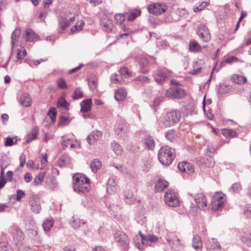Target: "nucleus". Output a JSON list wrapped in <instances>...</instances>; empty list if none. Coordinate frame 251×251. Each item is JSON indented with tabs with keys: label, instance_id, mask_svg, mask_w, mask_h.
<instances>
[{
	"label": "nucleus",
	"instance_id": "obj_1",
	"mask_svg": "<svg viewBox=\"0 0 251 251\" xmlns=\"http://www.w3.org/2000/svg\"><path fill=\"white\" fill-rule=\"evenodd\" d=\"M74 191L82 194L88 193L90 190L89 179L82 174H75L73 176Z\"/></svg>",
	"mask_w": 251,
	"mask_h": 251
},
{
	"label": "nucleus",
	"instance_id": "obj_2",
	"mask_svg": "<svg viewBox=\"0 0 251 251\" xmlns=\"http://www.w3.org/2000/svg\"><path fill=\"white\" fill-rule=\"evenodd\" d=\"M158 157L160 162L163 165H170L175 158L174 150L168 146L162 147L159 151Z\"/></svg>",
	"mask_w": 251,
	"mask_h": 251
},
{
	"label": "nucleus",
	"instance_id": "obj_3",
	"mask_svg": "<svg viewBox=\"0 0 251 251\" xmlns=\"http://www.w3.org/2000/svg\"><path fill=\"white\" fill-rule=\"evenodd\" d=\"M179 110H174L168 112L164 117L162 124L166 127H169L177 124L181 119Z\"/></svg>",
	"mask_w": 251,
	"mask_h": 251
},
{
	"label": "nucleus",
	"instance_id": "obj_4",
	"mask_svg": "<svg viewBox=\"0 0 251 251\" xmlns=\"http://www.w3.org/2000/svg\"><path fill=\"white\" fill-rule=\"evenodd\" d=\"M165 203L170 207H176L179 204L177 194L173 190L167 191L164 195Z\"/></svg>",
	"mask_w": 251,
	"mask_h": 251
},
{
	"label": "nucleus",
	"instance_id": "obj_5",
	"mask_svg": "<svg viewBox=\"0 0 251 251\" xmlns=\"http://www.w3.org/2000/svg\"><path fill=\"white\" fill-rule=\"evenodd\" d=\"M225 195L222 192H217L212 197L211 207L213 210H218L222 208L225 201Z\"/></svg>",
	"mask_w": 251,
	"mask_h": 251
},
{
	"label": "nucleus",
	"instance_id": "obj_6",
	"mask_svg": "<svg viewBox=\"0 0 251 251\" xmlns=\"http://www.w3.org/2000/svg\"><path fill=\"white\" fill-rule=\"evenodd\" d=\"M186 95L184 90L178 86L170 88L166 92V96L171 99H181Z\"/></svg>",
	"mask_w": 251,
	"mask_h": 251
},
{
	"label": "nucleus",
	"instance_id": "obj_7",
	"mask_svg": "<svg viewBox=\"0 0 251 251\" xmlns=\"http://www.w3.org/2000/svg\"><path fill=\"white\" fill-rule=\"evenodd\" d=\"M167 8V6L164 3L156 2L149 5L147 9L150 13L159 15L165 13Z\"/></svg>",
	"mask_w": 251,
	"mask_h": 251
},
{
	"label": "nucleus",
	"instance_id": "obj_8",
	"mask_svg": "<svg viewBox=\"0 0 251 251\" xmlns=\"http://www.w3.org/2000/svg\"><path fill=\"white\" fill-rule=\"evenodd\" d=\"M71 16H69L68 15H65L59 19V27L58 30L59 33L63 32L72 23L75 21V17L72 14H71Z\"/></svg>",
	"mask_w": 251,
	"mask_h": 251
},
{
	"label": "nucleus",
	"instance_id": "obj_9",
	"mask_svg": "<svg viewBox=\"0 0 251 251\" xmlns=\"http://www.w3.org/2000/svg\"><path fill=\"white\" fill-rule=\"evenodd\" d=\"M197 32L203 41L207 42L211 39V34L208 28L203 25H201L197 27Z\"/></svg>",
	"mask_w": 251,
	"mask_h": 251
},
{
	"label": "nucleus",
	"instance_id": "obj_10",
	"mask_svg": "<svg viewBox=\"0 0 251 251\" xmlns=\"http://www.w3.org/2000/svg\"><path fill=\"white\" fill-rule=\"evenodd\" d=\"M30 204L31 210L35 213H39L41 209L40 205V200L37 195H34L31 197Z\"/></svg>",
	"mask_w": 251,
	"mask_h": 251
},
{
	"label": "nucleus",
	"instance_id": "obj_11",
	"mask_svg": "<svg viewBox=\"0 0 251 251\" xmlns=\"http://www.w3.org/2000/svg\"><path fill=\"white\" fill-rule=\"evenodd\" d=\"M215 149L212 147H208L207 149V152L205 159H203L205 165L208 167H212L214 164V161L212 157L215 152Z\"/></svg>",
	"mask_w": 251,
	"mask_h": 251
},
{
	"label": "nucleus",
	"instance_id": "obj_12",
	"mask_svg": "<svg viewBox=\"0 0 251 251\" xmlns=\"http://www.w3.org/2000/svg\"><path fill=\"white\" fill-rule=\"evenodd\" d=\"M153 76L155 81L158 84H162L165 82L168 77L167 72H163L160 70L154 71Z\"/></svg>",
	"mask_w": 251,
	"mask_h": 251
},
{
	"label": "nucleus",
	"instance_id": "obj_13",
	"mask_svg": "<svg viewBox=\"0 0 251 251\" xmlns=\"http://www.w3.org/2000/svg\"><path fill=\"white\" fill-rule=\"evenodd\" d=\"M115 19L117 21V23L121 25V28L123 29L124 31V33H121L120 35V37L123 38L124 36L128 35L130 31H128V29L126 30L125 25H122L125 20V16L122 14H117L115 15Z\"/></svg>",
	"mask_w": 251,
	"mask_h": 251
},
{
	"label": "nucleus",
	"instance_id": "obj_14",
	"mask_svg": "<svg viewBox=\"0 0 251 251\" xmlns=\"http://www.w3.org/2000/svg\"><path fill=\"white\" fill-rule=\"evenodd\" d=\"M12 234L15 245H22L24 238L23 232L20 229L15 228L12 230Z\"/></svg>",
	"mask_w": 251,
	"mask_h": 251
},
{
	"label": "nucleus",
	"instance_id": "obj_15",
	"mask_svg": "<svg viewBox=\"0 0 251 251\" xmlns=\"http://www.w3.org/2000/svg\"><path fill=\"white\" fill-rule=\"evenodd\" d=\"M194 199L199 208L204 209L207 207V200L205 196L202 193L197 194L195 196Z\"/></svg>",
	"mask_w": 251,
	"mask_h": 251
},
{
	"label": "nucleus",
	"instance_id": "obj_16",
	"mask_svg": "<svg viewBox=\"0 0 251 251\" xmlns=\"http://www.w3.org/2000/svg\"><path fill=\"white\" fill-rule=\"evenodd\" d=\"M23 38L26 42H33L38 40L39 37L32 30L26 29L23 34Z\"/></svg>",
	"mask_w": 251,
	"mask_h": 251
},
{
	"label": "nucleus",
	"instance_id": "obj_17",
	"mask_svg": "<svg viewBox=\"0 0 251 251\" xmlns=\"http://www.w3.org/2000/svg\"><path fill=\"white\" fill-rule=\"evenodd\" d=\"M116 241L121 246L126 247L128 244V240L127 236L122 232H117L115 234Z\"/></svg>",
	"mask_w": 251,
	"mask_h": 251
},
{
	"label": "nucleus",
	"instance_id": "obj_18",
	"mask_svg": "<svg viewBox=\"0 0 251 251\" xmlns=\"http://www.w3.org/2000/svg\"><path fill=\"white\" fill-rule=\"evenodd\" d=\"M178 168L181 172H186L187 174L192 173L194 171L193 166L185 161L179 163L178 164Z\"/></svg>",
	"mask_w": 251,
	"mask_h": 251
},
{
	"label": "nucleus",
	"instance_id": "obj_19",
	"mask_svg": "<svg viewBox=\"0 0 251 251\" xmlns=\"http://www.w3.org/2000/svg\"><path fill=\"white\" fill-rule=\"evenodd\" d=\"M102 134L101 131L98 130L93 131L87 137V140L88 143L89 144L95 143L101 138Z\"/></svg>",
	"mask_w": 251,
	"mask_h": 251
},
{
	"label": "nucleus",
	"instance_id": "obj_20",
	"mask_svg": "<svg viewBox=\"0 0 251 251\" xmlns=\"http://www.w3.org/2000/svg\"><path fill=\"white\" fill-rule=\"evenodd\" d=\"M140 71L143 74H147L149 72V66L150 61L148 58L145 57H141L139 60Z\"/></svg>",
	"mask_w": 251,
	"mask_h": 251
},
{
	"label": "nucleus",
	"instance_id": "obj_21",
	"mask_svg": "<svg viewBox=\"0 0 251 251\" xmlns=\"http://www.w3.org/2000/svg\"><path fill=\"white\" fill-rule=\"evenodd\" d=\"M115 132L120 137L124 136L126 134L127 129L124 122H120L117 124Z\"/></svg>",
	"mask_w": 251,
	"mask_h": 251
},
{
	"label": "nucleus",
	"instance_id": "obj_22",
	"mask_svg": "<svg viewBox=\"0 0 251 251\" xmlns=\"http://www.w3.org/2000/svg\"><path fill=\"white\" fill-rule=\"evenodd\" d=\"M100 23L104 30L108 33L111 31L113 28V23L111 20L107 17H104L101 19Z\"/></svg>",
	"mask_w": 251,
	"mask_h": 251
},
{
	"label": "nucleus",
	"instance_id": "obj_23",
	"mask_svg": "<svg viewBox=\"0 0 251 251\" xmlns=\"http://www.w3.org/2000/svg\"><path fill=\"white\" fill-rule=\"evenodd\" d=\"M117 183L116 179L114 177H110L107 182V191L108 193L112 194L117 190Z\"/></svg>",
	"mask_w": 251,
	"mask_h": 251
},
{
	"label": "nucleus",
	"instance_id": "obj_24",
	"mask_svg": "<svg viewBox=\"0 0 251 251\" xmlns=\"http://www.w3.org/2000/svg\"><path fill=\"white\" fill-rule=\"evenodd\" d=\"M190 51L197 53L202 50V47L195 40H191L189 43Z\"/></svg>",
	"mask_w": 251,
	"mask_h": 251
},
{
	"label": "nucleus",
	"instance_id": "obj_25",
	"mask_svg": "<svg viewBox=\"0 0 251 251\" xmlns=\"http://www.w3.org/2000/svg\"><path fill=\"white\" fill-rule=\"evenodd\" d=\"M92 104L91 99H88L83 100L80 103L82 112H88L91 110Z\"/></svg>",
	"mask_w": 251,
	"mask_h": 251
},
{
	"label": "nucleus",
	"instance_id": "obj_26",
	"mask_svg": "<svg viewBox=\"0 0 251 251\" xmlns=\"http://www.w3.org/2000/svg\"><path fill=\"white\" fill-rule=\"evenodd\" d=\"M38 133L39 128L37 126H34L26 137V142L29 143L33 140L36 139Z\"/></svg>",
	"mask_w": 251,
	"mask_h": 251
},
{
	"label": "nucleus",
	"instance_id": "obj_27",
	"mask_svg": "<svg viewBox=\"0 0 251 251\" xmlns=\"http://www.w3.org/2000/svg\"><path fill=\"white\" fill-rule=\"evenodd\" d=\"M145 147L149 150H153L155 146L153 139L151 136H146L143 140Z\"/></svg>",
	"mask_w": 251,
	"mask_h": 251
},
{
	"label": "nucleus",
	"instance_id": "obj_28",
	"mask_svg": "<svg viewBox=\"0 0 251 251\" xmlns=\"http://www.w3.org/2000/svg\"><path fill=\"white\" fill-rule=\"evenodd\" d=\"M31 98L28 94H23L20 99V102L24 107H28L31 105Z\"/></svg>",
	"mask_w": 251,
	"mask_h": 251
},
{
	"label": "nucleus",
	"instance_id": "obj_29",
	"mask_svg": "<svg viewBox=\"0 0 251 251\" xmlns=\"http://www.w3.org/2000/svg\"><path fill=\"white\" fill-rule=\"evenodd\" d=\"M192 246L196 250H201L202 243L201 240L199 236L195 235L192 239Z\"/></svg>",
	"mask_w": 251,
	"mask_h": 251
},
{
	"label": "nucleus",
	"instance_id": "obj_30",
	"mask_svg": "<svg viewBox=\"0 0 251 251\" xmlns=\"http://www.w3.org/2000/svg\"><path fill=\"white\" fill-rule=\"evenodd\" d=\"M168 183L164 179H159L155 185L156 191L159 192L162 191L168 186Z\"/></svg>",
	"mask_w": 251,
	"mask_h": 251
},
{
	"label": "nucleus",
	"instance_id": "obj_31",
	"mask_svg": "<svg viewBox=\"0 0 251 251\" xmlns=\"http://www.w3.org/2000/svg\"><path fill=\"white\" fill-rule=\"evenodd\" d=\"M71 121V118L69 117L68 113H64L61 114L60 117V121L58 123L59 126H64L69 124Z\"/></svg>",
	"mask_w": 251,
	"mask_h": 251
},
{
	"label": "nucleus",
	"instance_id": "obj_32",
	"mask_svg": "<svg viewBox=\"0 0 251 251\" xmlns=\"http://www.w3.org/2000/svg\"><path fill=\"white\" fill-rule=\"evenodd\" d=\"M101 167V162L98 159H94L90 163V168L94 173L97 172Z\"/></svg>",
	"mask_w": 251,
	"mask_h": 251
},
{
	"label": "nucleus",
	"instance_id": "obj_33",
	"mask_svg": "<svg viewBox=\"0 0 251 251\" xmlns=\"http://www.w3.org/2000/svg\"><path fill=\"white\" fill-rule=\"evenodd\" d=\"M20 34L21 30L18 28H16L12 32L11 36L12 49H13L14 46L18 43Z\"/></svg>",
	"mask_w": 251,
	"mask_h": 251
},
{
	"label": "nucleus",
	"instance_id": "obj_34",
	"mask_svg": "<svg viewBox=\"0 0 251 251\" xmlns=\"http://www.w3.org/2000/svg\"><path fill=\"white\" fill-rule=\"evenodd\" d=\"M124 197L126 202L129 204H132L135 200L134 195L131 191H126Z\"/></svg>",
	"mask_w": 251,
	"mask_h": 251
},
{
	"label": "nucleus",
	"instance_id": "obj_35",
	"mask_svg": "<svg viewBox=\"0 0 251 251\" xmlns=\"http://www.w3.org/2000/svg\"><path fill=\"white\" fill-rule=\"evenodd\" d=\"M231 80L235 83L238 84H243L247 81L245 77L239 75H233L231 77Z\"/></svg>",
	"mask_w": 251,
	"mask_h": 251
},
{
	"label": "nucleus",
	"instance_id": "obj_36",
	"mask_svg": "<svg viewBox=\"0 0 251 251\" xmlns=\"http://www.w3.org/2000/svg\"><path fill=\"white\" fill-rule=\"evenodd\" d=\"M126 95V90L124 89H119L115 93V98L117 101L123 100Z\"/></svg>",
	"mask_w": 251,
	"mask_h": 251
},
{
	"label": "nucleus",
	"instance_id": "obj_37",
	"mask_svg": "<svg viewBox=\"0 0 251 251\" xmlns=\"http://www.w3.org/2000/svg\"><path fill=\"white\" fill-rule=\"evenodd\" d=\"M241 240L242 243L247 246H251V233L246 232L241 237Z\"/></svg>",
	"mask_w": 251,
	"mask_h": 251
},
{
	"label": "nucleus",
	"instance_id": "obj_38",
	"mask_svg": "<svg viewBox=\"0 0 251 251\" xmlns=\"http://www.w3.org/2000/svg\"><path fill=\"white\" fill-rule=\"evenodd\" d=\"M222 133L226 138L236 137L237 134L236 131L228 128L222 129Z\"/></svg>",
	"mask_w": 251,
	"mask_h": 251
},
{
	"label": "nucleus",
	"instance_id": "obj_39",
	"mask_svg": "<svg viewBox=\"0 0 251 251\" xmlns=\"http://www.w3.org/2000/svg\"><path fill=\"white\" fill-rule=\"evenodd\" d=\"M46 176L45 172H40L34 178L33 184L34 186H38L41 184Z\"/></svg>",
	"mask_w": 251,
	"mask_h": 251
},
{
	"label": "nucleus",
	"instance_id": "obj_40",
	"mask_svg": "<svg viewBox=\"0 0 251 251\" xmlns=\"http://www.w3.org/2000/svg\"><path fill=\"white\" fill-rule=\"evenodd\" d=\"M57 105L58 108H61L64 110H67L69 106V103L64 97H61L58 100Z\"/></svg>",
	"mask_w": 251,
	"mask_h": 251
},
{
	"label": "nucleus",
	"instance_id": "obj_41",
	"mask_svg": "<svg viewBox=\"0 0 251 251\" xmlns=\"http://www.w3.org/2000/svg\"><path fill=\"white\" fill-rule=\"evenodd\" d=\"M71 159L70 157L66 155H62L58 160V165L60 167H64L68 164H69L70 162Z\"/></svg>",
	"mask_w": 251,
	"mask_h": 251
},
{
	"label": "nucleus",
	"instance_id": "obj_42",
	"mask_svg": "<svg viewBox=\"0 0 251 251\" xmlns=\"http://www.w3.org/2000/svg\"><path fill=\"white\" fill-rule=\"evenodd\" d=\"M158 241V238L154 235L148 234L146 236L145 239H143V245L148 244L149 242H157Z\"/></svg>",
	"mask_w": 251,
	"mask_h": 251
},
{
	"label": "nucleus",
	"instance_id": "obj_43",
	"mask_svg": "<svg viewBox=\"0 0 251 251\" xmlns=\"http://www.w3.org/2000/svg\"><path fill=\"white\" fill-rule=\"evenodd\" d=\"M165 136L167 140L173 142L176 139V133L173 129L169 130L166 132Z\"/></svg>",
	"mask_w": 251,
	"mask_h": 251
},
{
	"label": "nucleus",
	"instance_id": "obj_44",
	"mask_svg": "<svg viewBox=\"0 0 251 251\" xmlns=\"http://www.w3.org/2000/svg\"><path fill=\"white\" fill-rule=\"evenodd\" d=\"M166 240L167 242L170 245H172L174 248H177L181 245V241L178 238H177L176 240H173L172 238H170V236L168 235V237L167 238Z\"/></svg>",
	"mask_w": 251,
	"mask_h": 251
},
{
	"label": "nucleus",
	"instance_id": "obj_45",
	"mask_svg": "<svg viewBox=\"0 0 251 251\" xmlns=\"http://www.w3.org/2000/svg\"><path fill=\"white\" fill-rule=\"evenodd\" d=\"M230 86L225 84H220L218 88V93L221 95H224L228 93L230 90Z\"/></svg>",
	"mask_w": 251,
	"mask_h": 251
},
{
	"label": "nucleus",
	"instance_id": "obj_46",
	"mask_svg": "<svg viewBox=\"0 0 251 251\" xmlns=\"http://www.w3.org/2000/svg\"><path fill=\"white\" fill-rule=\"evenodd\" d=\"M120 210V208L118 206V205H115L114 204H112L110 205L109 206V211L111 214H113L114 215V218H117L118 216L117 214Z\"/></svg>",
	"mask_w": 251,
	"mask_h": 251
},
{
	"label": "nucleus",
	"instance_id": "obj_47",
	"mask_svg": "<svg viewBox=\"0 0 251 251\" xmlns=\"http://www.w3.org/2000/svg\"><path fill=\"white\" fill-rule=\"evenodd\" d=\"M141 14V11L140 10H135L130 13L127 18L128 21H133L136 17H137Z\"/></svg>",
	"mask_w": 251,
	"mask_h": 251
},
{
	"label": "nucleus",
	"instance_id": "obj_48",
	"mask_svg": "<svg viewBox=\"0 0 251 251\" xmlns=\"http://www.w3.org/2000/svg\"><path fill=\"white\" fill-rule=\"evenodd\" d=\"M111 146L114 152L117 154H121L122 152V149L121 146L116 142H113L111 144Z\"/></svg>",
	"mask_w": 251,
	"mask_h": 251
},
{
	"label": "nucleus",
	"instance_id": "obj_49",
	"mask_svg": "<svg viewBox=\"0 0 251 251\" xmlns=\"http://www.w3.org/2000/svg\"><path fill=\"white\" fill-rule=\"evenodd\" d=\"M111 80L115 83H121L123 80V77L120 75L114 74L111 76Z\"/></svg>",
	"mask_w": 251,
	"mask_h": 251
},
{
	"label": "nucleus",
	"instance_id": "obj_50",
	"mask_svg": "<svg viewBox=\"0 0 251 251\" xmlns=\"http://www.w3.org/2000/svg\"><path fill=\"white\" fill-rule=\"evenodd\" d=\"M53 225V221H45L42 224L45 231H47L50 229Z\"/></svg>",
	"mask_w": 251,
	"mask_h": 251
},
{
	"label": "nucleus",
	"instance_id": "obj_51",
	"mask_svg": "<svg viewBox=\"0 0 251 251\" xmlns=\"http://www.w3.org/2000/svg\"><path fill=\"white\" fill-rule=\"evenodd\" d=\"M83 97V92L80 88L76 89L73 95V99L74 100H77Z\"/></svg>",
	"mask_w": 251,
	"mask_h": 251
},
{
	"label": "nucleus",
	"instance_id": "obj_52",
	"mask_svg": "<svg viewBox=\"0 0 251 251\" xmlns=\"http://www.w3.org/2000/svg\"><path fill=\"white\" fill-rule=\"evenodd\" d=\"M138 233L141 237V243H140L138 242H136V241H135V244H136V246H137V247L139 249L141 250V249H142V248L143 246V239H145V237H146V235H144V234H143L141 231H139Z\"/></svg>",
	"mask_w": 251,
	"mask_h": 251
},
{
	"label": "nucleus",
	"instance_id": "obj_53",
	"mask_svg": "<svg viewBox=\"0 0 251 251\" xmlns=\"http://www.w3.org/2000/svg\"><path fill=\"white\" fill-rule=\"evenodd\" d=\"M120 75L122 77L124 76L126 77L131 76L130 73L128 71V70L127 68L126 67L122 68L120 70Z\"/></svg>",
	"mask_w": 251,
	"mask_h": 251
},
{
	"label": "nucleus",
	"instance_id": "obj_54",
	"mask_svg": "<svg viewBox=\"0 0 251 251\" xmlns=\"http://www.w3.org/2000/svg\"><path fill=\"white\" fill-rule=\"evenodd\" d=\"M57 84L58 86L61 89H66L68 88L65 80L62 78H59L57 80Z\"/></svg>",
	"mask_w": 251,
	"mask_h": 251
},
{
	"label": "nucleus",
	"instance_id": "obj_55",
	"mask_svg": "<svg viewBox=\"0 0 251 251\" xmlns=\"http://www.w3.org/2000/svg\"><path fill=\"white\" fill-rule=\"evenodd\" d=\"M237 60H238V59L236 57L232 56L229 57L228 58L224 59L222 61V63L223 64H224V63H227V64H231L233 63V62H237Z\"/></svg>",
	"mask_w": 251,
	"mask_h": 251
},
{
	"label": "nucleus",
	"instance_id": "obj_56",
	"mask_svg": "<svg viewBox=\"0 0 251 251\" xmlns=\"http://www.w3.org/2000/svg\"><path fill=\"white\" fill-rule=\"evenodd\" d=\"M241 190V186L240 183H235L231 187L230 190L234 193H238Z\"/></svg>",
	"mask_w": 251,
	"mask_h": 251
},
{
	"label": "nucleus",
	"instance_id": "obj_57",
	"mask_svg": "<svg viewBox=\"0 0 251 251\" xmlns=\"http://www.w3.org/2000/svg\"><path fill=\"white\" fill-rule=\"evenodd\" d=\"M134 80L136 81H138L143 83L148 82L150 80V79L147 76L144 75H140L136 77Z\"/></svg>",
	"mask_w": 251,
	"mask_h": 251
},
{
	"label": "nucleus",
	"instance_id": "obj_58",
	"mask_svg": "<svg viewBox=\"0 0 251 251\" xmlns=\"http://www.w3.org/2000/svg\"><path fill=\"white\" fill-rule=\"evenodd\" d=\"M244 214L245 215L246 218H251V205H248L245 208V210L244 212Z\"/></svg>",
	"mask_w": 251,
	"mask_h": 251
},
{
	"label": "nucleus",
	"instance_id": "obj_59",
	"mask_svg": "<svg viewBox=\"0 0 251 251\" xmlns=\"http://www.w3.org/2000/svg\"><path fill=\"white\" fill-rule=\"evenodd\" d=\"M84 24V22L81 21L80 23H77L75 26L74 27H72L71 29V31L74 32V31H80L82 29V25Z\"/></svg>",
	"mask_w": 251,
	"mask_h": 251
},
{
	"label": "nucleus",
	"instance_id": "obj_60",
	"mask_svg": "<svg viewBox=\"0 0 251 251\" xmlns=\"http://www.w3.org/2000/svg\"><path fill=\"white\" fill-rule=\"evenodd\" d=\"M26 55V50L24 49L22 50H19L17 53V57L19 59H23Z\"/></svg>",
	"mask_w": 251,
	"mask_h": 251
},
{
	"label": "nucleus",
	"instance_id": "obj_61",
	"mask_svg": "<svg viewBox=\"0 0 251 251\" xmlns=\"http://www.w3.org/2000/svg\"><path fill=\"white\" fill-rule=\"evenodd\" d=\"M25 196V192L22 190L18 189L16 192V200L20 201Z\"/></svg>",
	"mask_w": 251,
	"mask_h": 251
},
{
	"label": "nucleus",
	"instance_id": "obj_62",
	"mask_svg": "<svg viewBox=\"0 0 251 251\" xmlns=\"http://www.w3.org/2000/svg\"><path fill=\"white\" fill-rule=\"evenodd\" d=\"M9 250L8 244L7 242H0V251H8Z\"/></svg>",
	"mask_w": 251,
	"mask_h": 251
},
{
	"label": "nucleus",
	"instance_id": "obj_63",
	"mask_svg": "<svg viewBox=\"0 0 251 251\" xmlns=\"http://www.w3.org/2000/svg\"><path fill=\"white\" fill-rule=\"evenodd\" d=\"M212 240V246L213 249L218 248L219 249H221V246H220L219 243L218 242L217 239L212 238L211 239Z\"/></svg>",
	"mask_w": 251,
	"mask_h": 251
},
{
	"label": "nucleus",
	"instance_id": "obj_64",
	"mask_svg": "<svg viewBox=\"0 0 251 251\" xmlns=\"http://www.w3.org/2000/svg\"><path fill=\"white\" fill-rule=\"evenodd\" d=\"M48 115L50 116V118L53 120L55 118L56 115V110L54 107H51L48 113Z\"/></svg>",
	"mask_w": 251,
	"mask_h": 251
}]
</instances>
